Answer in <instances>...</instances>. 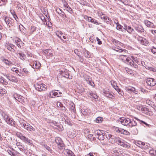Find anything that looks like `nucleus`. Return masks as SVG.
Wrapping results in <instances>:
<instances>
[{
	"mask_svg": "<svg viewBox=\"0 0 156 156\" xmlns=\"http://www.w3.org/2000/svg\"><path fill=\"white\" fill-rule=\"evenodd\" d=\"M36 30V27L34 26H31L30 28V34H32Z\"/></svg>",
	"mask_w": 156,
	"mask_h": 156,
	"instance_id": "obj_27",
	"label": "nucleus"
},
{
	"mask_svg": "<svg viewBox=\"0 0 156 156\" xmlns=\"http://www.w3.org/2000/svg\"><path fill=\"white\" fill-rule=\"evenodd\" d=\"M11 47V46L10 45V44L8 45L7 46V49L10 51H12V49Z\"/></svg>",
	"mask_w": 156,
	"mask_h": 156,
	"instance_id": "obj_62",
	"label": "nucleus"
},
{
	"mask_svg": "<svg viewBox=\"0 0 156 156\" xmlns=\"http://www.w3.org/2000/svg\"><path fill=\"white\" fill-rule=\"evenodd\" d=\"M7 91L5 90L0 88V96H2L6 93Z\"/></svg>",
	"mask_w": 156,
	"mask_h": 156,
	"instance_id": "obj_32",
	"label": "nucleus"
},
{
	"mask_svg": "<svg viewBox=\"0 0 156 156\" xmlns=\"http://www.w3.org/2000/svg\"><path fill=\"white\" fill-rule=\"evenodd\" d=\"M106 137L108 139L109 141L112 144H114L116 142V139L118 137H115L111 134H108V136L106 135Z\"/></svg>",
	"mask_w": 156,
	"mask_h": 156,
	"instance_id": "obj_12",
	"label": "nucleus"
},
{
	"mask_svg": "<svg viewBox=\"0 0 156 156\" xmlns=\"http://www.w3.org/2000/svg\"><path fill=\"white\" fill-rule=\"evenodd\" d=\"M57 105L58 107L61 108L63 106L62 104L60 102H58L57 103Z\"/></svg>",
	"mask_w": 156,
	"mask_h": 156,
	"instance_id": "obj_58",
	"label": "nucleus"
},
{
	"mask_svg": "<svg viewBox=\"0 0 156 156\" xmlns=\"http://www.w3.org/2000/svg\"><path fill=\"white\" fill-rule=\"evenodd\" d=\"M138 40L140 41L141 44L142 45L146 46H148L149 45L148 41L144 38L139 37Z\"/></svg>",
	"mask_w": 156,
	"mask_h": 156,
	"instance_id": "obj_13",
	"label": "nucleus"
},
{
	"mask_svg": "<svg viewBox=\"0 0 156 156\" xmlns=\"http://www.w3.org/2000/svg\"><path fill=\"white\" fill-rule=\"evenodd\" d=\"M18 54L19 55L20 57H21L20 58L21 59H24V58L25 57V56L24 54H23L22 53H18Z\"/></svg>",
	"mask_w": 156,
	"mask_h": 156,
	"instance_id": "obj_53",
	"label": "nucleus"
},
{
	"mask_svg": "<svg viewBox=\"0 0 156 156\" xmlns=\"http://www.w3.org/2000/svg\"><path fill=\"white\" fill-rule=\"evenodd\" d=\"M104 22L109 24H111L112 23V21L111 18L108 17V18L106 19V20H105Z\"/></svg>",
	"mask_w": 156,
	"mask_h": 156,
	"instance_id": "obj_38",
	"label": "nucleus"
},
{
	"mask_svg": "<svg viewBox=\"0 0 156 156\" xmlns=\"http://www.w3.org/2000/svg\"><path fill=\"white\" fill-rule=\"evenodd\" d=\"M147 69L154 72H156V69L155 68H153L151 67H147Z\"/></svg>",
	"mask_w": 156,
	"mask_h": 156,
	"instance_id": "obj_41",
	"label": "nucleus"
},
{
	"mask_svg": "<svg viewBox=\"0 0 156 156\" xmlns=\"http://www.w3.org/2000/svg\"><path fill=\"white\" fill-rule=\"evenodd\" d=\"M35 87L36 90L39 91H45L47 89L46 85L41 83H37L35 85Z\"/></svg>",
	"mask_w": 156,
	"mask_h": 156,
	"instance_id": "obj_7",
	"label": "nucleus"
},
{
	"mask_svg": "<svg viewBox=\"0 0 156 156\" xmlns=\"http://www.w3.org/2000/svg\"><path fill=\"white\" fill-rule=\"evenodd\" d=\"M63 5L66 8L69 5L67 2L65 1L63 2Z\"/></svg>",
	"mask_w": 156,
	"mask_h": 156,
	"instance_id": "obj_63",
	"label": "nucleus"
},
{
	"mask_svg": "<svg viewBox=\"0 0 156 156\" xmlns=\"http://www.w3.org/2000/svg\"><path fill=\"white\" fill-rule=\"evenodd\" d=\"M84 18L88 22H91L95 24H98V23L97 21L93 19L90 17H89L85 15L84 16Z\"/></svg>",
	"mask_w": 156,
	"mask_h": 156,
	"instance_id": "obj_14",
	"label": "nucleus"
},
{
	"mask_svg": "<svg viewBox=\"0 0 156 156\" xmlns=\"http://www.w3.org/2000/svg\"><path fill=\"white\" fill-rule=\"evenodd\" d=\"M95 136L99 140H103L104 136L101 131L100 130H97L95 132Z\"/></svg>",
	"mask_w": 156,
	"mask_h": 156,
	"instance_id": "obj_11",
	"label": "nucleus"
},
{
	"mask_svg": "<svg viewBox=\"0 0 156 156\" xmlns=\"http://www.w3.org/2000/svg\"><path fill=\"white\" fill-rule=\"evenodd\" d=\"M11 70L13 72H15L17 73L19 72V70L17 69V68H12L11 69Z\"/></svg>",
	"mask_w": 156,
	"mask_h": 156,
	"instance_id": "obj_56",
	"label": "nucleus"
},
{
	"mask_svg": "<svg viewBox=\"0 0 156 156\" xmlns=\"http://www.w3.org/2000/svg\"><path fill=\"white\" fill-rule=\"evenodd\" d=\"M2 61L6 65L9 66H10L12 65V62L7 59L3 58L2 59Z\"/></svg>",
	"mask_w": 156,
	"mask_h": 156,
	"instance_id": "obj_23",
	"label": "nucleus"
},
{
	"mask_svg": "<svg viewBox=\"0 0 156 156\" xmlns=\"http://www.w3.org/2000/svg\"><path fill=\"white\" fill-rule=\"evenodd\" d=\"M60 76H62L66 78L70 79L69 77V71L66 69H59V74L57 77L60 78Z\"/></svg>",
	"mask_w": 156,
	"mask_h": 156,
	"instance_id": "obj_5",
	"label": "nucleus"
},
{
	"mask_svg": "<svg viewBox=\"0 0 156 156\" xmlns=\"http://www.w3.org/2000/svg\"><path fill=\"white\" fill-rule=\"evenodd\" d=\"M65 153L68 156H75L74 153L69 150H66Z\"/></svg>",
	"mask_w": 156,
	"mask_h": 156,
	"instance_id": "obj_21",
	"label": "nucleus"
},
{
	"mask_svg": "<svg viewBox=\"0 0 156 156\" xmlns=\"http://www.w3.org/2000/svg\"><path fill=\"white\" fill-rule=\"evenodd\" d=\"M135 119L137 120L138 121H139L140 122V123L141 124H142L143 123L144 124V123H145V122L143 121L142 120H140V119H138V118H137L135 117Z\"/></svg>",
	"mask_w": 156,
	"mask_h": 156,
	"instance_id": "obj_59",
	"label": "nucleus"
},
{
	"mask_svg": "<svg viewBox=\"0 0 156 156\" xmlns=\"http://www.w3.org/2000/svg\"><path fill=\"white\" fill-rule=\"evenodd\" d=\"M152 52L154 54L156 53V48L153 47L152 49H151Z\"/></svg>",
	"mask_w": 156,
	"mask_h": 156,
	"instance_id": "obj_64",
	"label": "nucleus"
},
{
	"mask_svg": "<svg viewBox=\"0 0 156 156\" xmlns=\"http://www.w3.org/2000/svg\"><path fill=\"white\" fill-rule=\"evenodd\" d=\"M123 147L127 148H129L130 147V145L129 143H124Z\"/></svg>",
	"mask_w": 156,
	"mask_h": 156,
	"instance_id": "obj_45",
	"label": "nucleus"
},
{
	"mask_svg": "<svg viewBox=\"0 0 156 156\" xmlns=\"http://www.w3.org/2000/svg\"><path fill=\"white\" fill-rule=\"evenodd\" d=\"M121 130H122V129L120 128H119L118 127H116L115 129V131L117 132L118 133H121Z\"/></svg>",
	"mask_w": 156,
	"mask_h": 156,
	"instance_id": "obj_52",
	"label": "nucleus"
},
{
	"mask_svg": "<svg viewBox=\"0 0 156 156\" xmlns=\"http://www.w3.org/2000/svg\"><path fill=\"white\" fill-rule=\"evenodd\" d=\"M16 135L17 137L20 139L21 140L24 142L25 143L28 144L29 145L32 144V142L31 140L26 137L20 132H17Z\"/></svg>",
	"mask_w": 156,
	"mask_h": 156,
	"instance_id": "obj_4",
	"label": "nucleus"
},
{
	"mask_svg": "<svg viewBox=\"0 0 156 156\" xmlns=\"http://www.w3.org/2000/svg\"><path fill=\"white\" fill-rule=\"evenodd\" d=\"M16 145L20 151H23V146L21 143L18 142L16 143Z\"/></svg>",
	"mask_w": 156,
	"mask_h": 156,
	"instance_id": "obj_25",
	"label": "nucleus"
},
{
	"mask_svg": "<svg viewBox=\"0 0 156 156\" xmlns=\"http://www.w3.org/2000/svg\"><path fill=\"white\" fill-rule=\"evenodd\" d=\"M70 109L73 112L75 110V107L74 104L73 103H72V104L70 105Z\"/></svg>",
	"mask_w": 156,
	"mask_h": 156,
	"instance_id": "obj_44",
	"label": "nucleus"
},
{
	"mask_svg": "<svg viewBox=\"0 0 156 156\" xmlns=\"http://www.w3.org/2000/svg\"><path fill=\"white\" fill-rule=\"evenodd\" d=\"M135 29L136 31L142 33L144 32V30L143 27L141 26H138L135 27Z\"/></svg>",
	"mask_w": 156,
	"mask_h": 156,
	"instance_id": "obj_24",
	"label": "nucleus"
},
{
	"mask_svg": "<svg viewBox=\"0 0 156 156\" xmlns=\"http://www.w3.org/2000/svg\"><path fill=\"white\" fill-rule=\"evenodd\" d=\"M7 78L10 81L13 82H16L18 81L17 79L13 76H7Z\"/></svg>",
	"mask_w": 156,
	"mask_h": 156,
	"instance_id": "obj_22",
	"label": "nucleus"
},
{
	"mask_svg": "<svg viewBox=\"0 0 156 156\" xmlns=\"http://www.w3.org/2000/svg\"><path fill=\"white\" fill-rule=\"evenodd\" d=\"M39 17L42 21H46V19H45V18L42 14L40 15Z\"/></svg>",
	"mask_w": 156,
	"mask_h": 156,
	"instance_id": "obj_49",
	"label": "nucleus"
},
{
	"mask_svg": "<svg viewBox=\"0 0 156 156\" xmlns=\"http://www.w3.org/2000/svg\"><path fill=\"white\" fill-rule=\"evenodd\" d=\"M31 64L33 68L34 69H38L41 66V64L40 62L36 61L34 62L33 63H31Z\"/></svg>",
	"mask_w": 156,
	"mask_h": 156,
	"instance_id": "obj_16",
	"label": "nucleus"
},
{
	"mask_svg": "<svg viewBox=\"0 0 156 156\" xmlns=\"http://www.w3.org/2000/svg\"><path fill=\"white\" fill-rule=\"evenodd\" d=\"M149 153L150 154L152 155V156H155V154L156 153V151H154V150L152 148L150 150Z\"/></svg>",
	"mask_w": 156,
	"mask_h": 156,
	"instance_id": "obj_36",
	"label": "nucleus"
},
{
	"mask_svg": "<svg viewBox=\"0 0 156 156\" xmlns=\"http://www.w3.org/2000/svg\"><path fill=\"white\" fill-rule=\"evenodd\" d=\"M78 56L79 57V61L81 63L83 62L84 59L83 57L81 56L80 55H78Z\"/></svg>",
	"mask_w": 156,
	"mask_h": 156,
	"instance_id": "obj_54",
	"label": "nucleus"
},
{
	"mask_svg": "<svg viewBox=\"0 0 156 156\" xmlns=\"http://www.w3.org/2000/svg\"><path fill=\"white\" fill-rule=\"evenodd\" d=\"M110 82L113 87H114L115 90H117V89L118 88V87L117 86V83L115 82L114 81L112 80Z\"/></svg>",
	"mask_w": 156,
	"mask_h": 156,
	"instance_id": "obj_26",
	"label": "nucleus"
},
{
	"mask_svg": "<svg viewBox=\"0 0 156 156\" xmlns=\"http://www.w3.org/2000/svg\"><path fill=\"white\" fill-rule=\"evenodd\" d=\"M13 97L16 100L20 102L22 104H23L24 103L25 98L22 96L18 95L17 94H15L13 95Z\"/></svg>",
	"mask_w": 156,
	"mask_h": 156,
	"instance_id": "obj_10",
	"label": "nucleus"
},
{
	"mask_svg": "<svg viewBox=\"0 0 156 156\" xmlns=\"http://www.w3.org/2000/svg\"><path fill=\"white\" fill-rule=\"evenodd\" d=\"M147 109V108L141 106L139 107V110H141L143 113H144Z\"/></svg>",
	"mask_w": 156,
	"mask_h": 156,
	"instance_id": "obj_34",
	"label": "nucleus"
},
{
	"mask_svg": "<svg viewBox=\"0 0 156 156\" xmlns=\"http://www.w3.org/2000/svg\"><path fill=\"white\" fill-rule=\"evenodd\" d=\"M116 90L118 92L119 94L121 95H123L124 93L122 91H121L120 89L118 88L117 89V90Z\"/></svg>",
	"mask_w": 156,
	"mask_h": 156,
	"instance_id": "obj_50",
	"label": "nucleus"
},
{
	"mask_svg": "<svg viewBox=\"0 0 156 156\" xmlns=\"http://www.w3.org/2000/svg\"><path fill=\"white\" fill-rule=\"evenodd\" d=\"M146 82L148 86L153 87L156 84V80L152 78H148L146 80Z\"/></svg>",
	"mask_w": 156,
	"mask_h": 156,
	"instance_id": "obj_9",
	"label": "nucleus"
},
{
	"mask_svg": "<svg viewBox=\"0 0 156 156\" xmlns=\"http://www.w3.org/2000/svg\"><path fill=\"white\" fill-rule=\"evenodd\" d=\"M7 2V0H0V6L5 5Z\"/></svg>",
	"mask_w": 156,
	"mask_h": 156,
	"instance_id": "obj_35",
	"label": "nucleus"
},
{
	"mask_svg": "<svg viewBox=\"0 0 156 156\" xmlns=\"http://www.w3.org/2000/svg\"><path fill=\"white\" fill-rule=\"evenodd\" d=\"M49 97L53 98L55 97L56 96L57 97H59L61 96L62 95V94L61 92H59L57 90L56 91V90L54 91L52 90L49 93Z\"/></svg>",
	"mask_w": 156,
	"mask_h": 156,
	"instance_id": "obj_8",
	"label": "nucleus"
},
{
	"mask_svg": "<svg viewBox=\"0 0 156 156\" xmlns=\"http://www.w3.org/2000/svg\"><path fill=\"white\" fill-rule=\"evenodd\" d=\"M113 49L114 50L119 52H122V51H123V50H122V49H120L119 48H113Z\"/></svg>",
	"mask_w": 156,
	"mask_h": 156,
	"instance_id": "obj_47",
	"label": "nucleus"
},
{
	"mask_svg": "<svg viewBox=\"0 0 156 156\" xmlns=\"http://www.w3.org/2000/svg\"><path fill=\"white\" fill-rule=\"evenodd\" d=\"M119 58L123 62L126 63L128 65H130L131 66L135 68H137L138 65L135 63L131 59L126 55H120Z\"/></svg>",
	"mask_w": 156,
	"mask_h": 156,
	"instance_id": "obj_2",
	"label": "nucleus"
},
{
	"mask_svg": "<svg viewBox=\"0 0 156 156\" xmlns=\"http://www.w3.org/2000/svg\"><path fill=\"white\" fill-rule=\"evenodd\" d=\"M103 118L100 117H97L96 119V121L97 122L100 123L103 120Z\"/></svg>",
	"mask_w": 156,
	"mask_h": 156,
	"instance_id": "obj_42",
	"label": "nucleus"
},
{
	"mask_svg": "<svg viewBox=\"0 0 156 156\" xmlns=\"http://www.w3.org/2000/svg\"><path fill=\"white\" fill-rule=\"evenodd\" d=\"M4 20L6 24L9 26V27L10 26H12V25L13 23V21L12 19L9 18L7 16H6L4 19Z\"/></svg>",
	"mask_w": 156,
	"mask_h": 156,
	"instance_id": "obj_15",
	"label": "nucleus"
},
{
	"mask_svg": "<svg viewBox=\"0 0 156 156\" xmlns=\"http://www.w3.org/2000/svg\"><path fill=\"white\" fill-rule=\"evenodd\" d=\"M73 134H71V135H70V137H74L75 136H76V131L73 130Z\"/></svg>",
	"mask_w": 156,
	"mask_h": 156,
	"instance_id": "obj_61",
	"label": "nucleus"
},
{
	"mask_svg": "<svg viewBox=\"0 0 156 156\" xmlns=\"http://www.w3.org/2000/svg\"><path fill=\"white\" fill-rule=\"evenodd\" d=\"M118 121L124 126L130 127L136 126L137 125L136 122L134 120H131L128 118L122 117L119 118Z\"/></svg>",
	"mask_w": 156,
	"mask_h": 156,
	"instance_id": "obj_1",
	"label": "nucleus"
},
{
	"mask_svg": "<svg viewBox=\"0 0 156 156\" xmlns=\"http://www.w3.org/2000/svg\"><path fill=\"white\" fill-rule=\"evenodd\" d=\"M24 128L28 131H30L31 132L34 131L35 130V129L28 123L27 124Z\"/></svg>",
	"mask_w": 156,
	"mask_h": 156,
	"instance_id": "obj_18",
	"label": "nucleus"
},
{
	"mask_svg": "<svg viewBox=\"0 0 156 156\" xmlns=\"http://www.w3.org/2000/svg\"><path fill=\"white\" fill-rule=\"evenodd\" d=\"M87 79H86V80L87 81V83L88 84H90V85L93 86L94 85V83L93 82H92V81H91V79L90 78V77H88Z\"/></svg>",
	"mask_w": 156,
	"mask_h": 156,
	"instance_id": "obj_28",
	"label": "nucleus"
},
{
	"mask_svg": "<svg viewBox=\"0 0 156 156\" xmlns=\"http://www.w3.org/2000/svg\"><path fill=\"white\" fill-rule=\"evenodd\" d=\"M103 93L104 95L106 97L111 98H112L113 97V96L112 94L108 90H104Z\"/></svg>",
	"mask_w": 156,
	"mask_h": 156,
	"instance_id": "obj_19",
	"label": "nucleus"
},
{
	"mask_svg": "<svg viewBox=\"0 0 156 156\" xmlns=\"http://www.w3.org/2000/svg\"><path fill=\"white\" fill-rule=\"evenodd\" d=\"M144 114L149 116H151L152 115V112L149 111L148 108L147 109V110H146V111Z\"/></svg>",
	"mask_w": 156,
	"mask_h": 156,
	"instance_id": "obj_39",
	"label": "nucleus"
},
{
	"mask_svg": "<svg viewBox=\"0 0 156 156\" xmlns=\"http://www.w3.org/2000/svg\"><path fill=\"white\" fill-rule=\"evenodd\" d=\"M66 9V10L70 13L72 14L73 13V10L69 6Z\"/></svg>",
	"mask_w": 156,
	"mask_h": 156,
	"instance_id": "obj_46",
	"label": "nucleus"
},
{
	"mask_svg": "<svg viewBox=\"0 0 156 156\" xmlns=\"http://www.w3.org/2000/svg\"><path fill=\"white\" fill-rule=\"evenodd\" d=\"M96 39L97 40V41H98V44L100 45L102 44V42L100 40V39H99L98 37H96Z\"/></svg>",
	"mask_w": 156,
	"mask_h": 156,
	"instance_id": "obj_60",
	"label": "nucleus"
},
{
	"mask_svg": "<svg viewBox=\"0 0 156 156\" xmlns=\"http://www.w3.org/2000/svg\"><path fill=\"white\" fill-rule=\"evenodd\" d=\"M55 142L57 144L58 148L60 150L64 148L65 145L61 139L59 137H56Z\"/></svg>",
	"mask_w": 156,
	"mask_h": 156,
	"instance_id": "obj_6",
	"label": "nucleus"
},
{
	"mask_svg": "<svg viewBox=\"0 0 156 156\" xmlns=\"http://www.w3.org/2000/svg\"><path fill=\"white\" fill-rule=\"evenodd\" d=\"M125 89L126 91L130 93L133 92L136 94H137L138 93V91L136 90L133 87H126Z\"/></svg>",
	"mask_w": 156,
	"mask_h": 156,
	"instance_id": "obj_17",
	"label": "nucleus"
},
{
	"mask_svg": "<svg viewBox=\"0 0 156 156\" xmlns=\"http://www.w3.org/2000/svg\"><path fill=\"white\" fill-rule=\"evenodd\" d=\"M116 142L119 145L121 143L122 141V140L119 137H118L117 139H116Z\"/></svg>",
	"mask_w": 156,
	"mask_h": 156,
	"instance_id": "obj_48",
	"label": "nucleus"
},
{
	"mask_svg": "<svg viewBox=\"0 0 156 156\" xmlns=\"http://www.w3.org/2000/svg\"><path fill=\"white\" fill-rule=\"evenodd\" d=\"M20 123L21 126L24 128V127H25L27 124V122L25 121L24 120L20 121Z\"/></svg>",
	"mask_w": 156,
	"mask_h": 156,
	"instance_id": "obj_37",
	"label": "nucleus"
},
{
	"mask_svg": "<svg viewBox=\"0 0 156 156\" xmlns=\"http://www.w3.org/2000/svg\"><path fill=\"white\" fill-rule=\"evenodd\" d=\"M56 35L61 39L62 40L61 38L62 36V35L63 33L61 31H58L56 32Z\"/></svg>",
	"mask_w": 156,
	"mask_h": 156,
	"instance_id": "obj_30",
	"label": "nucleus"
},
{
	"mask_svg": "<svg viewBox=\"0 0 156 156\" xmlns=\"http://www.w3.org/2000/svg\"><path fill=\"white\" fill-rule=\"evenodd\" d=\"M2 115L7 123L10 125L11 126H15V121H13V120L12 118H10L8 116L7 113L5 112H2Z\"/></svg>",
	"mask_w": 156,
	"mask_h": 156,
	"instance_id": "obj_3",
	"label": "nucleus"
},
{
	"mask_svg": "<svg viewBox=\"0 0 156 156\" xmlns=\"http://www.w3.org/2000/svg\"><path fill=\"white\" fill-rule=\"evenodd\" d=\"M7 152L11 156H13V155L15 154L10 150H8Z\"/></svg>",
	"mask_w": 156,
	"mask_h": 156,
	"instance_id": "obj_57",
	"label": "nucleus"
},
{
	"mask_svg": "<svg viewBox=\"0 0 156 156\" xmlns=\"http://www.w3.org/2000/svg\"><path fill=\"white\" fill-rule=\"evenodd\" d=\"M10 45L11 46V48L12 49V51L13 52H14L15 51V49L16 48V47H15V45H13L12 44H10Z\"/></svg>",
	"mask_w": 156,
	"mask_h": 156,
	"instance_id": "obj_51",
	"label": "nucleus"
},
{
	"mask_svg": "<svg viewBox=\"0 0 156 156\" xmlns=\"http://www.w3.org/2000/svg\"><path fill=\"white\" fill-rule=\"evenodd\" d=\"M51 52V50L50 49H47L44 50L43 51V52L44 55L47 56L48 53H50Z\"/></svg>",
	"mask_w": 156,
	"mask_h": 156,
	"instance_id": "obj_33",
	"label": "nucleus"
},
{
	"mask_svg": "<svg viewBox=\"0 0 156 156\" xmlns=\"http://www.w3.org/2000/svg\"><path fill=\"white\" fill-rule=\"evenodd\" d=\"M121 133L126 135H129L130 134V133L129 132L126 130H125L122 129V130H121Z\"/></svg>",
	"mask_w": 156,
	"mask_h": 156,
	"instance_id": "obj_29",
	"label": "nucleus"
},
{
	"mask_svg": "<svg viewBox=\"0 0 156 156\" xmlns=\"http://www.w3.org/2000/svg\"><path fill=\"white\" fill-rule=\"evenodd\" d=\"M144 23L148 27H150L151 25V22L149 21L148 20H145L144 21Z\"/></svg>",
	"mask_w": 156,
	"mask_h": 156,
	"instance_id": "obj_40",
	"label": "nucleus"
},
{
	"mask_svg": "<svg viewBox=\"0 0 156 156\" xmlns=\"http://www.w3.org/2000/svg\"><path fill=\"white\" fill-rule=\"evenodd\" d=\"M86 53H85V57L87 58H89L90 57V52L87 51H85Z\"/></svg>",
	"mask_w": 156,
	"mask_h": 156,
	"instance_id": "obj_43",
	"label": "nucleus"
},
{
	"mask_svg": "<svg viewBox=\"0 0 156 156\" xmlns=\"http://www.w3.org/2000/svg\"><path fill=\"white\" fill-rule=\"evenodd\" d=\"M93 135L92 134H89L88 135L87 137L90 140H92L93 138Z\"/></svg>",
	"mask_w": 156,
	"mask_h": 156,
	"instance_id": "obj_55",
	"label": "nucleus"
},
{
	"mask_svg": "<svg viewBox=\"0 0 156 156\" xmlns=\"http://www.w3.org/2000/svg\"><path fill=\"white\" fill-rule=\"evenodd\" d=\"M102 13L101 12V13L100 12L99 13V15H100L101 16V18L103 20H104V21H105V20H106V19L108 18V16H104L103 14H102V15H101V13Z\"/></svg>",
	"mask_w": 156,
	"mask_h": 156,
	"instance_id": "obj_31",
	"label": "nucleus"
},
{
	"mask_svg": "<svg viewBox=\"0 0 156 156\" xmlns=\"http://www.w3.org/2000/svg\"><path fill=\"white\" fill-rule=\"evenodd\" d=\"M124 29H126V30L130 34H133L134 32L133 29L130 27L127 26L126 25H124Z\"/></svg>",
	"mask_w": 156,
	"mask_h": 156,
	"instance_id": "obj_20",
	"label": "nucleus"
}]
</instances>
